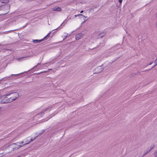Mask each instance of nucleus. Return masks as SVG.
<instances>
[{
  "instance_id": "12",
  "label": "nucleus",
  "mask_w": 157,
  "mask_h": 157,
  "mask_svg": "<svg viewBox=\"0 0 157 157\" xmlns=\"http://www.w3.org/2000/svg\"><path fill=\"white\" fill-rule=\"evenodd\" d=\"M105 36V34L104 33H101L98 36V37L99 38H101Z\"/></svg>"
},
{
  "instance_id": "25",
  "label": "nucleus",
  "mask_w": 157,
  "mask_h": 157,
  "mask_svg": "<svg viewBox=\"0 0 157 157\" xmlns=\"http://www.w3.org/2000/svg\"><path fill=\"white\" fill-rule=\"evenodd\" d=\"M40 63H38L36 66L35 67H34V68L36 67L37 65H40Z\"/></svg>"
},
{
  "instance_id": "24",
  "label": "nucleus",
  "mask_w": 157,
  "mask_h": 157,
  "mask_svg": "<svg viewBox=\"0 0 157 157\" xmlns=\"http://www.w3.org/2000/svg\"><path fill=\"white\" fill-rule=\"evenodd\" d=\"M67 36H68V34H67V35H66V36H65V38H64V39H63V40H65V39H66V38L67 37Z\"/></svg>"
},
{
  "instance_id": "3",
  "label": "nucleus",
  "mask_w": 157,
  "mask_h": 157,
  "mask_svg": "<svg viewBox=\"0 0 157 157\" xmlns=\"http://www.w3.org/2000/svg\"><path fill=\"white\" fill-rule=\"evenodd\" d=\"M51 33V32L49 33L47 36H46L44 39H43L41 40H33V43H35L36 44L38 43L41 41H42L44 39H45L46 37L48 36L50 34V33Z\"/></svg>"
},
{
  "instance_id": "23",
  "label": "nucleus",
  "mask_w": 157,
  "mask_h": 157,
  "mask_svg": "<svg viewBox=\"0 0 157 157\" xmlns=\"http://www.w3.org/2000/svg\"><path fill=\"white\" fill-rule=\"evenodd\" d=\"M153 63V61H151L149 64H148L147 66H148L149 65H151Z\"/></svg>"
},
{
  "instance_id": "9",
  "label": "nucleus",
  "mask_w": 157,
  "mask_h": 157,
  "mask_svg": "<svg viewBox=\"0 0 157 157\" xmlns=\"http://www.w3.org/2000/svg\"><path fill=\"white\" fill-rule=\"evenodd\" d=\"M52 108V107L51 106H49L46 109H45L44 110H43L42 112H41L42 113H44V112L47 111L49 109H50Z\"/></svg>"
},
{
  "instance_id": "11",
  "label": "nucleus",
  "mask_w": 157,
  "mask_h": 157,
  "mask_svg": "<svg viewBox=\"0 0 157 157\" xmlns=\"http://www.w3.org/2000/svg\"><path fill=\"white\" fill-rule=\"evenodd\" d=\"M0 1L2 3H6L9 2V0H0Z\"/></svg>"
},
{
  "instance_id": "7",
  "label": "nucleus",
  "mask_w": 157,
  "mask_h": 157,
  "mask_svg": "<svg viewBox=\"0 0 157 157\" xmlns=\"http://www.w3.org/2000/svg\"><path fill=\"white\" fill-rule=\"evenodd\" d=\"M95 70L96 71H97L98 70H99V71H98L96 72L97 73H99L102 71L103 70V69L102 68L101 66H100L97 67L95 69Z\"/></svg>"
},
{
  "instance_id": "16",
  "label": "nucleus",
  "mask_w": 157,
  "mask_h": 157,
  "mask_svg": "<svg viewBox=\"0 0 157 157\" xmlns=\"http://www.w3.org/2000/svg\"><path fill=\"white\" fill-rule=\"evenodd\" d=\"M30 56H25V57H21V58H19L18 59H17L19 61H20L21 60L24 58H26V57H29Z\"/></svg>"
},
{
  "instance_id": "14",
  "label": "nucleus",
  "mask_w": 157,
  "mask_h": 157,
  "mask_svg": "<svg viewBox=\"0 0 157 157\" xmlns=\"http://www.w3.org/2000/svg\"><path fill=\"white\" fill-rule=\"evenodd\" d=\"M154 63H155V65L154 66H153L151 69L153 68V67H155L157 65V58L155 60Z\"/></svg>"
},
{
  "instance_id": "19",
  "label": "nucleus",
  "mask_w": 157,
  "mask_h": 157,
  "mask_svg": "<svg viewBox=\"0 0 157 157\" xmlns=\"http://www.w3.org/2000/svg\"><path fill=\"white\" fill-rule=\"evenodd\" d=\"M9 77H6V78H2L1 79V80H2L3 79H5V78H6V79H5L4 80H9Z\"/></svg>"
},
{
  "instance_id": "2",
  "label": "nucleus",
  "mask_w": 157,
  "mask_h": 157,
  "mask_svg": "<svg viewBox=\"0 0 157 157\" xmlns=\"http://www.w3.org/2000/svg\"><path fill=\"white\" fill-rule=\"evenodd\" d=\"M10 95H11V97H10V98L11 99V100H12V102L15 100L19 96L17 92H14L10 94H7V96H10Z\"/></svg>"
},
{
  "instance_id": "4",
  "label": "nucleus",
  "mask_w": 157,
  "mask_h": 157,
  "mask_svg": "<svg viewBox=\"0 0 157 157\" xmlns=\"http://www.w3.org/2000/svg\"><path fill=\"white\" fill-rule=\"evenodd\" d=\"M61 10V8L58 6H56L52 8V10L53 11H60Z\"/></svg>"
},
{
  "instance_id": "8",
  "label": "nucleus",
  "mask_w": 157,
  "mask_h": 157,
  "mask_svg": "<svg viewBox=\"0 0 157 157\" xmlns=\"http://www.w3.org/2000/svg\"><path fill=\"white\" fill-rule=\"evenodd\" d=\"M150 151L148 149L145 151L144 154H143L142 156H141V157H144L147 153L149 152H150Z\"/></svg>"
},
{
  "instance_id": "20",
  "label": "nucleus",
  "mask_w": 157,
  "mask_h": 157,
  "mask_svg": "<svg viewBox=\"0 0 157 157\" xmlns=\"http://www.w3.org/2000/svg\"><path fill=\"white\" fill-rule=\"evenodd\" d=\"M24 143V142L23 141H22L21 142V143H20V142H18V143H17L16 144H15V143H14V144H17V145L18 144H23Z\"/></svg>"
},
{
  "instance_id": "17",
  "label": "nucleus",
  "mask_w": 157,
  "mask_h": 157,
  "mask_svg": "<svg viewBox=\"0 0 157 157\" xmlns=\"http://www.w3.org/2000/svg\"><path fill=\"white\" fill-rule=\"evenodd\" d=\"M140 73V72H138V73H134L132 74V76H134L136 75L139 74Z\"/></svg>"
},
{
  "instance_id": "6",
  "label": "nucleus",
  "mask_w": 157,
  "mask_h": 157,
  "mask_svg": "<svg viewBox=\"0 0 157 157\" xmlns=\"http://www.w3.org/2000/svg\"><path fill=\"white\" fill-rule=\"evenodd\" d=\"M38 137V136H36L35 137V138H34V139H31L30 140V141L29 142H28V143H26V144H23V145H18L19 148H20V147H22L23 146H24V145H26V144H29V143L30 142H31V141H33L34 140H35V139H36V137Z\"/></svg>"
},
{
  "instance_id": "1",
  "label": "nucleus",
  "mask_w": 157,
  "mask_h": 157,
  "mask_svg": "<svg viewBox=\"0 0 157 157\" xmlns=\"http://www.w3.org/2000/svg\"><path fill=\"white\" fill-rule=\"evenodd\" d=\"M6 95V96H3L0 98V100H1L0 102L1 103H7L12 102V100H11V99L8 97Z\"/></svg>"
},
{
  "instance_id": "18",
  "label": "nucleus",
  "mask_w": 157,
  "mask_h": 157,
  "mask_svg": "<svg viewBox=\"0 0 157 157\" xmlns=\"http://www.w3.org/2000/svg\"><path fill=\"white\" fill-rule=\"evenodd\" d=\"M154 154L155 157H157V149L154 152Z\"/></svg>"
},
{
  "instance_id": "30",
  "label": "nucleus",
  "mask_w": 157,
  "mask_h": 157,
  "mask_svg": "<svg viewBox=\"0 0 157 157\" xmlns=\"http://www.w3.org/2000/svg\"><path fill=\"white\" fill-rule=\"evenodd\" d=\"M20 157V156H18V157Z\"/></svg>"
},
{
  "instance_id": "13",
  "label": "nucleus",
  "mask_w": 157,
  "mask_h": 157,
  "mask_svg": "<svg viewBox=\"0 0 157 157\" xmlns=\"http://www.w3.org/2000/svg\"><path fill=\"white\" fill-rule=\"evenodd\" d=\"M80 16H83V17H85V18H86V17L85 16H84L82 14H78V15H75V17H80Z\"/></svg>"
},
{
  "instance_id": "26",
  "label": "nucleus",
  "mask_w": 157,
  "mask_h": 157,
  "mask_svg": "<svg viewBox=\"0 0 157 157\" xmlns=\"http://www.w3.org/2000/svg\"><path fill=\"white\" fill-rule=\"evenodd\" d=\"M18 74H12L11 75H17Z\"/></svg>"
},
{
  "instance_id": "29",
  "label": "nucleus",
  "mask_w": 157,
  "mask_h": 157,
  "mask_svg": "<svg viewBox=\"0 0 157 157\" xmlns=\"http://www.w3.org/2000/svg\"><path fill=\"white\" fill-rule=\"evenodd\" d=\"M97 72L98 71H99V70H97Z\"/></svg>"
},
{
  "instance_id": "10",
  "label": "nucleus",
  "mask_w": 157,
  "mask_h": 157,
  "mask_svg": "<svg viewBox=\"0 0 157 157\" xmlns=\"http://www.w3.org/2000/svg\"><path fill=\"white\" fill-rule=\"evenodd\" d=\"M155 146V145L154 144H153L150 146V147L148 148V149L150 151L154 148Z\"/></svg>"
},
{
  "instance_id": "22",
  "label": "nucleus",
  "mask_w": 157,
  "mask_h": 157,
  "mask_svg": "<svg viewBox=\"0 0 157 157\" xmlns=\"http://www.w3.org/2000/svg\"><path fill=\"white\" fill-rule=\"evenodd\" d=\"M123 0H119V2L120 3V4H121L122 3Z\"/></svg>"
},
{
  "instance_id": "21",
  "label": "nucleus",
  "mask_w": 157,
  "mask_h": 157,
  "mask_svg": "<svg viewBox=\"0 0 157 157\" xmlns=\"http://www.w3.org/2000/svg\"><path fill=\"white\" fill-rule=\"evenodd\" d=\"M150 69H151L146 70H144V71H142L141 72H147V71H149V70H150Z\"/></svg>"
},
{
  "instance_id": "28",
  "label": "nucleus",
  "mask_w": 157,
  "mask_h": 157,
  "mask_svg": "<svg viewBox=\"0 0 157 157\" xmlns=\"http://www.w3.org/2000/svg\"><path fill=\"white\" fill-rule=\"evenodd\" d=\"M85 21H83V22L81 24V25L82 24V23H84V22H85Z\"/></svg>"
},
{
  "instance_id": "15",
  "label": "nucleus",
  "mask_w": 157,
  "mask_h": 157,
  "mask_svg": "<svg viewBox=\"0 0 157 157\" xmlns=\"http://www.w3.org/2000/svg\"><path fill=\"white\" fill-rule=\"evenodd\" d=\"M45 130H43L41 131V132L38 135H37L38 136H39L41 135L42 134L45 132Z\"/></svg>"
},
{
  "instance_id": "5",
  "label": "nucleus",
  "mask_w": 157,
  "mask_h": 157,
  "mask_svg": "<svg viewBox=\"0 0 157 157\" xmlns=\"http://www.w3.org/2000/svg\"><path fill=\"white\" fill-rule=\"evenodd\" d=\"M83 34L81 33L78 34L76 35L75 38L77 40H78L83 36Z\"/></svg>"
},
{
  "instance_id": "27",
  "label": "nucleus",
  "mask_w": 157,
  "mask_h": 157,
  "mask_svg": "<svg viewBox=\"0 0 157 157\" xmlns=\"http://www.w3.org/2000/svg\"><path fill=\"white\" fill-rule=\"evenodd\" d=\"M83 12V10H82V11L80 12V13H82Z\"/></svg>"
}]
</instances>
